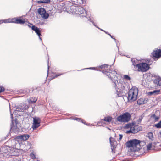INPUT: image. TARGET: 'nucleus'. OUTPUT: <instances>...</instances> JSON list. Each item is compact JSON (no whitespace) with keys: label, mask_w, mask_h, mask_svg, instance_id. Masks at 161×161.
<instances>
[{"label":"nucleus","mask_w":161,"mask_h":161,"mask_svg":"<svg viewBox=\"0 0 161 161\" xmlns=\"http://www.w3.org/2000/svg\"><path fill=\"white\" fill-rule=\"evenodd\" d=\"M112 119V118L111 116H108L106 117H105L103 120L107 122H110Z\"/></svg>","instance_id":"obj_26"},{"label":"nucleus","mask_w":161,"mask_h":161,"mask_svg":"<svg viewBox=\"0 0 161 161\" xmlns=\"http://www.w3.org/2000/svg\"><path fill=\"white\" fill-rule=\"evenodd\" d=\"M10 131L11 132H14L15 133H18L20 132V129L17 127V125H14L13 124H12Z\"/></svg>","instance_id":"obj_10"},{"label":"nucleus","mask_w":161,"mask_h":161,"mask_svg":"<svg viewBox=\"0 0 161 161\" xmlns=\"http://www.w3.org/2000/svg\"><path fill=\"white\" fill-rule=\"evenodd\" d=\"M151 118L152 119H154V122H157L159 119L160 117L158 116H156L154 114H153L151 116Z\"/></svg>","instance_id":"obj_21"},{"label":"nucleus","mask_w":161,"mask_h":161,"mask_svg":"<svg viewBox=\"0 0 161 161\" xmlns=\"http://www.w3.org/2000/svg\"><path fill=\"white\" fill-rule=\"evenodd\" d=\"M79 120H77V121H78V122H81V121H82V120L81 119H80V118H79Z\"/></svg>","instance_id":"obj_51"},{"label":"nucleus","mask_w":161,"mask_h":161,"mask_svg":"<svg viewBox=\"0 0 161 161\" xmlns=\"http://www.w3.org/2000/svg\"><path fill=\"white\" fill-rule=\"evenodd\" d=\"M139 150V148H137V150Z\"/></svg>","instance_id":"obj_56"},{"label":"nucleus","mask_w":161,"mask_h":161,"mask_svg":"<svg viewBox=\"0 0 161 161\" xmlns=\"http://www.w3.org/2000/svg\"><path fill=\"white\" fill-rule=\"evenodd\" d=\"M133 126V127L132 128V131L133 134L136 133L138 132L141 130L142 129V128L141 126L138 125H134Z\"/></svg>","instance_id":"obj_11"},{"label":"nucleus","mask_w":161,"mask_h":161,"mask_svg":"<svg viewBox=\"0 0 161 161\" xmlns=\"http://www.w3.org/2000/svg\"><path fill=\"white\" fill-rule=\"evenodd\" d=\"M152 57L155 61H156L161 57V49L155 48L152 53Z\"/></svg>","instance_id":"obj_5"},{"label":"nucleus","mask_w":161,"mask_h":161,"mask_svg":"<svg viewBox=\"0 0 161 161\" xmlns=\"http://www.w3.org/2000/svg\"><path fill=\"white\" fill-rule=\"evenodd\" d=\"M37 100V99L36 97H31L29 99L28 101L30 103H34L36 102Z\"/></svg>","instance_id":"obj_25"},{"label":"nucleus","mask_w":161,"mask_h":161,"mask_svg":"<svg viewBox=\"0 0 161 161\" xmlns=\"http://www.w3.org/2000/svg\"><path fill=\"white\" fill-rule=\"evenodd\" d=\"M133 147H136L138 145H139L141 143V141L136 139L132 140Z\"/></svg>","instance_id":"obj_15"},{"label":"nucleus","mask_w":161,"mask_h":161,"mask_svg":"<svg viewBox=\"0 0 161 161\" xmlns=\"http://www.w3.org/2000/svg\"><path fill=\"white\" fill-rule=\"evenodd\" d=\"M160 92V90H156L153 91H150L148 93V95H158L159 94Z\"/></svg>","instance_id":"obj_16"},{"label":"nucleus","mask_w":161,"mask_h":161,"mask_svg":"<svg viewBox=\"0 0 161 161\" xmlns=\"http://www.w3.org/2000/svg\"><path fill=\"white\" fill-rule=\"evenodd\" d=\"M26 105L25 106L24 104L20 103L16 106V108L18 110H21V111L22 112L26 110V108H27V107L26 108Z\"/></svg>","instance_id":"obj_12"},{"label":"nucleus","mask_w":161,"mask_h":161,"mask_svg":"<svg viewBox=\"0 0 161 161\" xmlns=\"http://www.w3.org/2000/svg\"><path fill=\"white\" fill-rule=\"evenodd\" d=\"M31 25H32H32H32V24L31 23H29H29H28V25H27V26H28L29 28H30V27H31Z\"/></svg>","instance_id":"obj_43"},{"label":"nucleus","mask_w":161,"mask_h":161,"mask_svg":"<svg viewBox=\"0 0 161 161\" xmlns=\"http://www.w3.org/2000/svg\"><path fill=\"white\" fill-rule=\"evenodd\" d=\"M154 126L157 128H161V120L157 124H155Z\"/></svg>","instance_id":"obj_28"},{"label":"nucleus","mask_w":161,"mask_h":161,"mask_svg":"<svg viewBox=\"0 0 161 161\" xmlns=\"http://www.w3.org/2000/svg\"><path fill=\"white\" fill-rule=\"evenodd\" d=\"M49 69V66L48 65V69H47V73H48V72Z\"/></svg>","instance_id":"obj_53"},{"label":"nucleus","mask_w":161,"mask_h":161,"mask_svg":"<svg viewBox=\"0 0 161 161\" xmlns=\"http://www.w3.org/2000/svg\"><path fill=\"white\" fill-rule=\"evenodd\" d=\"M152 77H154L155 79L153 80V83L157 86H161V78L155 74L152 75Z\"/></svg>","instance_id":"obj_8"},{"label":"nucleus","mask_w":161,"mask_h":161,"mask_svg":"<svg viewBox=\"0 0 161 161\" xmlns=\"http://www.w3.org/2000/svg\"><path fill=\"white\" fill-rule=\"evenodd\" d=\"M33 119L32 128L33 130H35L40 126L41 119L40 118L36 117H34Z\"/></svg>","instance_id":"obj_7"},{"label":"nucleus","mask_w":161,"mask_h":161,"mask_svg":"<svg viewBox=\"0 0 161 161\" xmlns=\"http://www.w3.org/2000/svg\"><path fill=\"white\" fill-rule=\"evenodd\" d=\"M109 35L110 36V37L112 39H114V40L115 41V42H116V40L115 39V38H114L113 36H111L110 34H109Z\"/></svg>","instance_id":"obj_42"},{"label":"nucleus","mask_w":161,"mask_h":161,"mask_svg":"<svg viewBox=\"0 0 161 161\" xmlns=\"http://www.w3.org/2000/svg\"><path fill=\"white\" fill-rule=\"evenodd\" d=\"M51 0H44V3H50Z\"/></svg>","instance_id":"obj_41"},{"label":"nucleus","mask_w":161,"mask_h":161,"mask_svg":"<svg viewBox=\"0 0 161 161\" xmlns=\"http://www.w3.org/2000/svg\"><path fill=\"white\" fill-rule=\"evenodd\" d=\"M14 20H15L13 22V23L23 24L25 23V20H22L21 19H16L15 18V19Z\"/></svg>","instance_id":"obj_19"},{"label":"nucleus","mask_w":161,"mask_h":161,"mask_svg":"<svg viewBox=\"0 0 161 161\" xmlns=\"http://www.w3.org/2000/svg\"><path fill=\"white\" fill-rule=\"evenodd\" d=\"M126 146L129 148L130 147H133L132 140H131L127 142L126 143Z\"/></svg>","instance_id":"obj_22"},{"label":"nucleus","mask_w":161,"mask_h":161,"mask_svg":"<svg viewBox=\"0 0 161 161\" xmlns=\"http://www.w3.org/2000/svg\"><path fill=\"white\" fill-rule=\"evenodd\" d=\"M30 137V136L28 135L24 134L21 135L19 137L21 139L23 140H26L28 139Z\"/></svg>","instance_id":"obj_20"},{"label":"nucleus","mask_w":161,"mask_h":161,"mask_svg":"<svg viewBox=\"0 0 161 161\" xmlns=\"http://www.w3.org/2000/svg\"><path fill=\"white\" fill-rule=\"evenodd\" d=\"M111 137H110L109 138L110 143L111 146V149L112 150V153H115L114 149L115 148V145L114 144V142H116V141H114V142H113V141L111 140ZM112 139H113V138H112Z\"/></svg>","instance_id":"obj_17"},{"label":"nucleus","mask_w":161,"mask_h":161,"mask_svg":"<svg viewBox=\"0 0 161 161\" xmlns=\"http://www.w3.org/2000/svg\"><path fill=\"white\" fill-rule=\"evenodd\" d=\"M131 115L128 112H125L117 117V120L120 122H128L130 120Z\"/></svg>","instance_id":"obj_3"},{"label":"nucleus","mask_w":161,"mask_h":161,"mask_svg":"<svg viewBox=\"0 0 161 161\" xmlns=\"http://www.w3.org/2000/svg\"><path fill=\"white\" fill-rule=\"evenodd\" d=\"M134 125L135 123L133 122L129 123L128 124H126L125 126V128L126 129H128L129 128H132Z\"/></svg>","instance_id":"obj_23"},{"label":"nucleus","mask_w":161,"mask_h":161,"mask_svg":"<svg viewBox=\"0 0 161 161\" xmlns=\"http://www.w3.org/2000/svg\"><path fill=\"white\" fill-rule=\"evenodd\" d=\"M148 99H144L141 98L139 99L137 101V103L139 105L143 104L146 103Z\"/></svg>","instance_id":"obj_13"},{"label":"nucleus","mask_w":161,"mask_h":161,"mask_svg":"<svg viewBox=\"0 0 161 161\" xmlns=\"http://www.w3.org/2000/svg\"><path fill=\"white\" fill-rule=\"evenodd\" d=\"M5 90V88L2 86H0V93H1Z\"/></svg>","instance_id":"obj_36"},{"label":"nucleus","mask_w":161,"mask_h":161,"mask_svg":"<svg viewBox=\"0 0 161 161\" xmlns=\"http://www.w3.org/2000/svg\"><path fill=\"white\" fill-rule=\"evenodd\" d=\"M10 115H11V118L12 119V124H13V114L11 113V112L10 111Z\"/></svg>","instance_id":"obj_44"},{"label":"nucleus","mask_w":161,"mask_h":161,"mask_svg":"<svg viewBox=\"0 0 161 161\" xmlns=\"http://www.w3.org/2000/svg\"><path fill=\"white\" fill-rule=\"evenodd\" d=\"M73 4L76 5L82 4L84 3V0H70Z\"/></svg>","instance_id":"obj_14"},{"label":"nucleus","mask_w":161,"mask_h":161,"mask_svg":"<svg viewBox=\"0 0 161 161\" xmlns=\"http://www.w3.org/2000/svg\"><path fill=\"white\" fill-rule=\"evenodd\" d=\"M3 22V21L2 20H0V24H1Z\"/></svg>","instance_id":"obj_55"},{"label":"nucleus","mask_w":161,"mask_h":161,"mask_svg":"<svg viewBox=\"0 0 161 161\" xmlns=\"http://www.w3.org/2000/svg\"><path fill=\"white\" fill-rule=\"evenodd\" d=\"M143 116H142V115L140 116L139 117L138 119V122H141L143 118Z\"/></svg>","instance_id":"obj_35"},{"label":"nucleus","mask_w":161,"mask_h":161,"mask_svg":"<svg viewBox=\"0 0 161 161\" xmlns=\"http://www.w3.org/2000/svg\"><path fill=\"white\" fill-rule=\"evenodd\" d=\"M109 65L107 64H104L100 66H99L98 68L101 69L102 70V72L106 75L108 77L111 79L112 81V86L114 87L116 91L117 95L118 96H121V94L124 92V91L125 89V84L119 82L117 80H112V77H111V74L115 76L117 74V72L115 70L112 71L109 69H108V67Z\"/></svg>","instance_id":"obj_1"},{"label":"nucleus","mask_w":161,"mask_h":161,"mask_svg":"<svg viewBox=\"0 0 161 161\" xmlns=\"http://www.w3.org/2000/svg\"><path fill=\"white\" fill-rule=\"evenodd\" d=\"M81 122L83 123L84 124H85L86 125H88L86 123V122H84L83 120H82V121H81Z\"/></svg>","instance_id":"obj_47"},{"label":"nucleus","mask_w":161,"mask_h":161,"mask_svg":"<svg viewBox=\"0 0 161 161\" xmlns=\"http://www.w3.org/2000/svg\"><path fill=\"white\" fill-rule=\"evenodd\" d=\"M138 90L135 87H133L128 92L127 98L129 102H132L136 100L138 95Z\"/></svg>","instance_id":"obj_2"},{"label":"nucleus","mask_w":161,"mask_h":161,"mask_svg":"<svg viewBox=\"0 0 161 161\" xmlns=\"http://www.w3.org/2000/svg\"><path fill=\"white\" fill-rule=\"evenodd\" d=\"M77 10V14H79L80 17H86L87 15V11L82 7L76 8ZM77 11V10H76Z\"/></svg>","instance_id":"obj_6"},{"label":"nucleus","mask_w":161,"mask_h":161,"mask_svg":"<svg viewBox=\"0 0 161 161\" xmlns=\"http://www.w3.org/2000/svg\"><path fill=\"white\" fill-rule=\"evenodd\" d=\"M137 67L138 68V71H141L142 72L147 71L150 68L149 65L145 63H138L137 65Z\"/></svg>","instance_id":"obj_4"},{"label":"nucleus","mask_w":161,"mask_h":161,"mask_svg":"<svg viewBox=\"0 0 161 161\" xmlns=\"http://www.w3.org/2000/svg\"><path fill=\"white\" fill-rule=\"evenodd\" d=\"M124 78L127 80H130L131 79L130 77L127 75H124Z\"/></svg>","instance_id":"obj_32"},{"label":"nucleus","mask_w":161,"mask_h":161,"mask_svg":"<svg viewBox=\"0 0 161 161\" xmlns=\"http://www.w3.org/2000/svg\"><path fill=\"white\" fill-rule=\"evenodd\" d=\"M64 73H58L57 74H56L54 76V78H56L58 76H59L62 75H63Z\"/></svg>","instance_id":"obj_38"},{"label":"nucleus","mask_w":161,"mask_h":161,"mask_svg":"<svg viewBox=\"0 0 161 161\" xmlns=\"http://www.w3.org/2000/svg\"><path fill=\"white\" fill-rule=\"evenodd\" d=\"M15 19V18H12V19H5L4 20H2L3 21V22H4L5 23H13L14 20Z\"/></svg>","instance_id":"obj_24"},{"label":"nucleus","mask_w":161,"mask_h":161,"mask_svg":"<svg viewBox=\"0 0 161 161\" xmlns=\"http://www.w3.org/2000/svg\"><path fill=\"white\" fill-rule=\"evenodd\" d=\"M119 140H121L123 137V135L122 134H119Z\"/></svg>","instance_id":"obj_45"},{"label":"nucleus","mask_w":161,"mask_h":161,"mask_svg":"<svg viewBox=\"0 0 161 161\" xmlns=\"http://www.w3.org/2000/svg\"><path fill=\"white\" fill-rule=\"evenodd\" d=\"M104 32L106 34H108V35H109V34H109L108 32H107V31H104Z\"/></svg>","instance_id":"obj_50"},{"label":"nucleus","mask_w":161,"mask_h":161,"mask_svg":"<svg viewBox=\"0 0 161 161\" xmlns=\"http://www.w3.org/2000/svg\"><path fill=\"white\" fill-rule=\"evenodd\" d=\"M98 28L100 30H101V31H104V30L100 28H99V27Z\"/></svg>","instance_id":"obj_52"},{"label":"nucleus","mask_w":161,"mask_h":161,"mask_svg":"<svg viewBox=\"0 0 161 161\" xmlns=\"http://www.w3.org/2000/svg\"><path fill=\"white\" fill-rule=\"evenodd\" d=\"M30 156L33 159H35L36 158L35 155L34 154L32 153L30 154Z\"/></svg>","instance_id":"obj_34"},{"label":"nucleus","mask_w":161,"mask_h":161,"mask_svg":"<svg viewBox=\"0 0 161 161\" xmlns=\"http://www.w3.org/2000/svg\"><path fill=\"white\" fill-rule=\"evenodd\" d=\"M31 29L32 30L34 31L36 33L37 35L38 36L39 39L41 40L42 43V40L40 37V36H41V32L39 28L36 26L35 25H32L31 26Z\"/></svg>","instance_id":"obj_9"},{"label":"nucleus","mask_w":161,"mask_h":161,"mask_svg":"<svg viewBox=\"0 0 161 161\" xmlns=\"http://www.w3.org/2000/svg\"><path fill=\"white\" fill-rule=\"evenodd\" d=\"M29 23V22L28 21H26L25 20V23L24 24H25V25H28Z\"/></svg>","instance_id":"obj_46"},{"label":"nucleus","mask_w":161,"mask_h":161,"mask_svg":"<svg viewBox=\"0 0 161 161\" xmlns=\"http://www.w3.org/2000/svg\"><path fill=\"white\" fill-rule=\"evenodd\" d=\"M148 136L149 138L151 140H153V133L152 132H149L148 134Z\"/></svg>","instance_id":"obj_31"},{"label":"nucleus","mask_w":161,"mask_h":161,"mask_svg":"<svg viewBox=\"0 0 161 161\" xmlns=\"http://www.w3.org/2000/svg\"><path fill=\"white\" fill-rule=\"evenodd\" d=\"M42 16V17L43 18L45 19H47L49 17V14L48 13H46V12L45 13L43 14Z\"/></svg>","instance_id":"obj_29"},{"label":"nucleus","mask_w":161,"mask_h":161,"mask_svg":"<svg viewBox=\"0 0 161 161\" xmlns=\"http://www.w3.org/2000/svg\"><path fill=\"white\" fill-rule=\"evenodd\" d=\"M11 161H17V160L16 159H12Z\"/></svg>","instance_id":"obj_54"},{"label":"nucleus","mask_w":161,"mask_h":161,"mask_svg":"<svg viewBox=\"0 0 161 161\" xmlns=\"http://www.w3.org/2000/svg\"><path fill=\"white\" fill-rule=\"evenodd\" d=\"M152 144L151 143L149 144L147 146V150H150L151 149V148L152 147Z\"/></svg>","instance_id":"obj_33"},{"label":"nucleus","mask_w":161,"mask_h":161,"mask_svg":"<svg viewBox=\"0 0 161 161\" xmlns=\"http://www.w3.org/2000/svg\"><path fill=\"white\" fill-rule=\"evenodd\" d=\"M46 12L45 9L43 8H39L38 10V12L39 14L41 15H42L44 14Z\"/></svg>","instance_id":"obj_18"},{"label":"nucleus","mask_w":161,"mask_h":161,"mask_svg":"<svg viewBox=\"0 0 161 161\" xmlns=\"http://www.w3.org/2000/svg\"><path fill=\"white\" fill-rule=\"evenodd\" d=\"M132 128H130V130H127L126 131V133L127 134H130V133H133V131H132Z\"/></svg>","instance_id":"obj_37"},{"label":"nucleus","mask_w":161,"mask_h":161,"mask_svg":"<svg viewBox=\"0 0 161 161\" xmlns=\"http://www.w3.org/2000/svg\"><path fill=\"white\" fill-rule=\"evenodd\" d=\"M73 119V120H76L77 121V120H79V118H76V117H75V118H74Z\"/></svg>","instance_id":"obj_48"},{"label":"nucleus","mask_w":161,"mask_h":161,"mask_svg":"<svg viewBox=\"0 0 161 161\" xmlns=\"http://www.w3.org/2000/svg\"><path fill=\"white\" fill-rule=\"evenodd\" d=\"M87 19H88V20L90 22H92V23H93L94 22L93 21V19H92L90 17L87 18Z\"/></svg>","instance_id":"obj_39"},{"label":"nucleus","mask_w":161,"mask_h":161,"mask_svg":"<svg viewBox=\"0 0 161 161\" xmlns=\"http://www.w3.org/2000/svg\"><path fill=\"white\" fill-rule=\"evenodd\" d=\"M37 3L39 4L44 3V0L37 1Z\"/></svg>","instance_id":"obj_40"},{"label":"nucleus","mask_w":161,"mask_h":161,"mask_svg":"<svg viewBox=\"0 0 161 161\" xmlns=\"http://www.w3.org/2000/svg\"><path fill=\"white\" fill-rule=\"evenodd\" d=\"M131 61L132 62V64L134 66H136L137 67V63L138 62L137 60H135L134 59H132L131 60Z\"/></svg>","instance_id":"obj_30"},{"label":"nucleus","mask_w":161,"mask_h":161,"mask_svg":"<svg viewBox=\"0 0 161 161\" xmlns=\"http://www.w3.org/2000/svg\"><path fill=\"white\" fill-rule=\"evenodd\" d=\"M99 67V66L98 67H97V68H96V70L97 71H102L101 70H100V69H101L99 68H98V67ZM93 69V70H96V68L95 67H90V68H85L84 69Z\"/></svg>","instance_id":"obj_27"},{"label":"nucleus","mask_w":161,"mask_h":161,"mask_svg":"<svg viewBox=\"0 0 161 161\" xmlns=\"http://www.w3.org/2000/svg\"><path fill=\"white\" fill-rule=\"evenodd\" d=\"M92 24L95 26L97 28H98V27L96 24H95L94 22Z\"/></svg>","instance_id":"obj_49"}]
</instances>
